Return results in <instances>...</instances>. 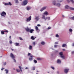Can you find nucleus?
<instances>
[{
	"instance_id": "obj_1",
	"label": "nucleus",
	"mask_w": 74,
	"mask_h": 74,
	"mask_svg": "<svg viewBox=\"0 0 74 74\" xmlns=\"http://www.w3.org/2000/svg\"><path fill=\"white\" fill-rule=\"evenodd\" d=\"M30 56L29 57V60L30 61H32V60H33V58H34V56H33V55H31V54L30 53H29L28 54V56Z\"/></svg>"
},
{
	"instance_id": "obj_2",
	"label": "nucleus",
	"mask_w": 74,
	"mask_h": 74,
	"mask_svg": "<svg viewBox=\"0 0 74 74\" xmlns=\"http://www.w3.org/2000/svg\"><path fill=\"white\" fill-rule=\"evenodd\" d=\"M53 4L54 5H56L58 7H60V3H56V1H54L53 2Z\"/></svg>"
},
{
	"instance_id": "obj_3",
	"label": "nucleus",
	"mask_w": 74,
	"mask_h": 74,
	"mask_svg": "<svg viewBox=\"0 0 74 74\" xmlns=\"http://www.w3.org/2000/svg\"><path fill=\"white\" fill-rule=\"evenodd\" d=\"M65 8L67 9H70L71 10H74V8L72 7H70V6H69L68 5H66L65 6Z\"/></svg>"
},
{
	"instance_id": "obj_4",
	"label": "nucleus",
	"mask_w": 74,
	"mask_h": 74,
	"mask_svg": "<svg viewBox=\"0 0 74 74\" xmlns=\"http://www.w3.org/2000/svg\"><path fill=\"white\" fill-rule=\"evenodd\" d=\"M59 54L60 57H61L62 58H63V59H64V56L63 55V52H60V53H59Z\"/></svg>"
},
{
	"instance_id": "obj_5",
	"label": "nucleus",
	"mask_w": 74,
	"mask_h": 74,
	"mask_svg": "<svg viewBox=\"0 0 74 74\" xmlns=\"http://www.w3.org/2000/svg\"><path fill=\"white\" fill-rule=\"evenodd\" d=\"M28 1L27 0H25L23 1V5H26L27 4Z\"/></svg>"
},
{
	"instance_id": "obj_6",
	"label": "nucleus",
	"mask_w": 74,
	"mask_h": 74,
	"mask_svg": "<svg viewBox=\"0 0 74 74\" xmlns=\"http://www.w3.org/2000/svg\"><path fill=\"white\" fill-rule=\"evenodd\" d=\"M1 15L2 16H4V17H5V16H4V15H6V13H5V12L3 11L2 13H1Z\"/></svg>"
},
{
	"instance_id": "obj_7",
	"label": "nucleus",
	"mask_w": 74,
	"mask_h": 74,
	"mask_svg": "<svg viewBox=\"0 0 74 74\" xmlns=\"http://www.w3.org/2000/svg\"><path fill=\"white\" fill-rule=\"evenodd\" d=\"M32 18V16H30L28 18H27V20H26V21L27 22H29L31 21V19Z\"/></svg>"
},
{
	"instance_id": "obj_8",
	"label": "nucleus",
	"mask_w": 74,
	"mask_h": 74,
	"mask_svg": "<svg viewBox=\"0 0 74 74\" xmlns=\"http://www.w3.org/2000/svg\"><path fill=\"white\" fill-rule=\"evenodd\" d=\"M10 57L12 58V59H14L15 58V56L13 55L12 53H11L10 54Z\"/></svg>"
},
{
	"instance_id": "obj_9",
	"label": "nucleus",
	"mask_w": 74,
	"mask_h": 74,
	"mask_svg": "<svg viewBox=\"0 0 74 74\" xmlns=\"http://www.w3.org/2000/svg\"><path fill=\"white\" fill-rule=\"evenodd\" d=\"M47 8V7H44L42 8L40 10V11L41 12L42 11H44V10H45Z\"/></svg>"
},
{
	"instance_id": "obj_10",
	"label": "nucleus",
	"mask_w": 74,
	"mask_h": 74,
	"mask_svg": "<svg viewBox=\"0 0 74 74\" xmlns=\"http://www.w3.org/2000/svg\"><path fill=\"white\" fill-rule=\"evenodd\" d=\"M69 70V69H65L64 70V72L65 73H67V72Z\"/></svg>"
},
{
	"instance_id": "obj_11",
	"label": "nucleus",
	"mask_w": 74,
	"mask_h": 74,
	"mask_svg": "<svg viewBox=\"0 0 74 74\" xmlns=\"http://www.w3.org/2000/svg\"><path fill=\"white\" fill-rule=\"evenodd\" d=\"M40 19L39 18V16H36L35 18V19L37 21H38V20Z\"/></svg>"
},
{
	"instance_id": "obj_12",
	"label": "nucleus",
	"mask_w": 74,
	"mask_h": 74,
	"mask_svg": "<svg viewBox=\"0 0 74 74\" xmlns=\"http://www.w3.org/2000/svg\"><path fill=\"white\" fill-rule=\"evenodd\" d=\"M57 63H61V61H60L59 59H58L57 60Z\"/></svg>"
},
{
	"instance_id": "obj_13",
	"label": "nucleus",
	"mask_w": 74,
	"mask_h": 74,
	"mask_svg": "<svg viewBox=\"0 0 74 74\" xmlns=\"http://www.w3.org/2000/svg\"><path fill=\"white\" fill-rule=\"evenodd\" d=\"M36 38V37H35V38H34V36H31V39L32 40H35V39Z\"/></svg>"
},
{
	"instance_id": "obj_14",
	"label": "nucleus",
	"mask_w": 74,
	"mask_h": 74,
	"mask_svg": "<svg viewBox=\"0 0 74 74\" xmlns=\"http://www.w3.org/2000/svg\"><path fill=\"white\" fill-rule=\"evenodd\" d=\"M25 30L27 32H29L30 29L29 28H26V29H25Z\"/></svg>"
},
{
	"instance_id": "obj_15",
	"label": "nucleus",
	"mask_w": 74,
	"mask_h": 74,
	"mask_svg": "<svg viewBox=\"0 0 74 74\" xmlns=\"http://www.w3.org/2000/svg\"><path fill=\"white\" fill-rule=\"evenodd\" d=\"M45 16L44 15H43L42 16V19H45Z\"/></svg>"
},
{
	"instance_id": "obj_16",
	"label": "nucleus",
	"mask_w": 74,
	"mask_h": 74,
	"mask_svg": "<svg viewBox=\"0 0 74 74\" xmlns=\"http://www.w3.org/2000/svg\"><path fill=\"white\" fill-rule=\"evenodd\" d=\"M48 13L47 11H45V12L44 13V15H45L46 16H47V15H48Z\"/></svg>"
},
{
	"instance_id": "obj_17",
	"label": "nucleus",
	"mask_w": 74,
	"mask_h": 74,
	"mask_svg": "<svg viewBox=\"0 0 74 74\" xmlns=\"http://www.w3.org/2000/svg\"><path fill=\"white\" fill-rule=\"evenodd\" d=\"M47 19H48V20H50V19H51V18H50V17H46L45 19V21H46V20H47Z\"/></svg>"
},
{
	"instance_id": "obj_18",
	"label": "nucleus",
	"mask_w": 74,
	"mask_h": 74,
	"mask_svg": "<svg viewBox=\"0 0 74 74\" xmlns=\"http://www.w3.org/2000/svg\"><path fill=\"white\" fill-rule=\"evenodd\" d=\"M33 32H34V29H30V30L29 31V32H30L31 33H32Z\"/></svg>"
},
{
	"instance_id": "obj_19",
	"label": "nucleus",
	"mask_w": 74,
	"mask_h": 74,
	"mask_svg": "<svg viewBox=\"0 0 74 74\" xmlns=\"http://www.w3.org/2000/svg\"><path fill=\"white\" fill-rule=\"evenodd\" d=\"M66 44H63L62 45V47H63V48H64V47H66Z\"/></svg>"
},
{
	"instance_id": "obj_20",
	"label": "nucleus",
	"mask_w": 74,
	"mask_h": 74,
	"mask_svg": "<svg viewBox=\"0 0 74 74\" xmlns=\"http://www.w3.org/2000/svg\"><path fill=\"white\" fill-rule=\"evenodd\" d=\"M19 69H20V70L21 71V72H22V67H21V66H19Z\"/></svg>"
},
{
	"instance_id": "obj_21",
	"label": "nucleus",
	"mask_w": 74,
	"mask_h": 74,
	"mask_svg": "<svg viewBox=\"0 0 74 74\" xmlns=\"http://www.w3.org/2000/svg\"><path fill=\"white\" fill-rule=\"evenodd\" d=\"M19 43L16 42L15 43V45L17 47H18V46H19Z\"/></svg>"
},
{
	"instance_id": "obj_22",
	"label": "nucleus",
	"mask_w": 74,
	"mask_h": 74,
	"mask_svg": "<svg viewBox=\"0 0 74 74\" xmlns=\"http://www.w3.org/2000/svg\"><path fill=\"white\" fill-rule=\"evenodd\" d=\"M5 71H6V74H8V70L7 69H5Z\"/></svg>"
},
{
	"instance_id": "obj_23",
	"label": "nucleus",
	"mask_w": 74,
	"mask_h": 74,
	"mask_svg": "<svg viewBox=\"0 0 74 74\" xmlns=\"http://www.w3.org/2000/svg\"><path fill=\"white\" fill-rule=\"evenodd\" d=\"M35 29L36 30H38V27L37 26L35 27Z\"/></svg>"
},
{
	"instance_id": "obj_24",
	"label": "nucleus",
	"mask_w": 74,
	"mask_h": 74,
	"mask_svg": "<svg viewBox=\"0 0 74 74\" xmlns=\"http://www.w3.org/2000/svg\"><path fill=\"white\" fill-rule=\"evenodd\" d=\"M29 49H32V46L31 45H29Z\"/></svg>"
},
{
	"instance_id": "obj_25",
	"label": "nucleus",
	"mask_w": 74,
	"mask_h": 74,
	"mask_svg": "<svg viewBox=\"0 0 74 74\" xmlns=\"http://www.w3.org/2000/svg\"><path fill=\"white\" fill-rule=\"evenodd\" d=\"M63 1V0H58V2L59 3H61V2H62Z\"/></svg>"
},
{
	"instance_id": "obj_26",
	"label": "nucleus",
	"mask_w": 74,
	"mask_h": 74,
	"mask_svg": "<svg viewBox=\"0 0 74 74\" xmlns=\"http://www.w3.org/2000/svg\"><path fill=\"white\" fill-rule=\"evenodd\" d=\"M16 71H17V72H18V73H19V72H20V70L17 69H16Z\"/></svg>"
},
{
	"instance_id": "obj_27",
	"label": "nucleus",
	"mask_w": 74,
	"mask_h": 74,
	"mask_svg": "<svg viewBox=\"0 0 74 74\" xmlns=\"http://www.w3.org/2000/svg\"><path fill=\"white\" fill-rule=\"evenodd\" d=\"M42 45H44L45 44V42H42L41 43Z\"/></svg>"
},
{
	"instance_id": "obj_28",
	"label": "nucleus",
	"mask_w": 74,
	"mask_h": 74,
	"mask_svg": "<svg viewBox=\"0 0 74 74\" xmlns=\"http://www.w3.org/2000/svg\"><path fill=\"white\" fill-rule=\"evenodd\" d=\"M15 1L16 3H19V2L18 0H15Z\"/></svg>"
},
{
	"instance_id": "obj_29",
	"label": "nucleus",
	"mask_w": 74,
	"mask_h": 74,
	"mask_svg": "<svg viewBox=\"0 0 74 74\" xmlns=\"http://www.w3.org/2000/svg\"><path fill=\"white\" fill-rule=\"evenodd\" d=\"M69 31L70 32H73V30L71 29H69Z\"/></svg>"
},
{
	"instance_id": "obj_30",
	"label": "nucleus",
	"mask_w": 74,
	"mask_h": 74,
	"mask_svg": "<svg viewBox=\"0 0 74 74\" xmlns=\"http://www.w3.org/2000/svg\"><path fill=\"white\" fill-rule=\"evenodd\" d=\"M4 33H8V32L7 30H6L5 31H4Z\"/></svg>"
},
{
	"instance_id": "obj_31",
	"label": "nucleus",
	"mask_w": 74,
	"mask_h": 74,
	"mask_svg": "<svg viewBox=\"0 0 74 74\" xmlns=\"http://www.w3.org/2000/svg\"><path fill=\"white\" fill-rule=\"evenodd\" d=\"M1 34H4V31H1Z\"/></svg>"
},
{
	"instance_id": "obj_32",
	"label": "nucleus",
	"mask_w": 74,
	"mask_h": 74,
	"mask_svg": "<svg viewBox=\"0 0 74 74\" xmlns=\"http://www.w3.org/2000/svg\"><path fill=\"white\" fill-rule=\"evenodd\" d=\"M34 62L35 63H37V61L36 60H34Z\"/></svg>"
},
{
	"instance_id": "obj_33",
	"label": "nucleus",
	"mask_w": 74,
	"mask_h": 74,
	"mask_svg": "<svg viewBox=\"0 0 74 74\" xmlns=\"http://www.w3.org/2000/svg\"><path fill=\"white\" fill-rule=\"evenodd\" d=\"M70 1H71V3H73V4H74V1H73V0H71Z\"/></svg>"
},
{
	"instance_id": "obj_34",
	"label": "nucleus",
	"mask_w": 74,
	"mask_h": 74,
	"mask_svg": "<svg viewBox=\"0 0 74 74\" xmlns=\"http://www.w3.org/2000/svg\"><path fill=\"white\" fill-rule=\"evenodd\" d=\"M37 60H41V59L40 58H37Z\"/></svg>"
},
{
	"instance_id": "obj_35",
	"label": "nucleus",
	"mask_w": 74,
	"mask_h": 74,
	"mask_svg": "<svg viewBox=\"0 0 74 74\" xmlns=\"http://www.w3.org/2000/svg\"><path fill=\"white\" fill-rule=\"evenodd\" d=\"M10 43V44H12V41L10 40L9 41Z\"/></svg>"
},
{
	"instance_id": "obj_36",
	"label": "nucleus",
	"mask_w": 74,
	"mask_h": 74,
	"mask_svg": "<svg viewBox=\"0 0 74 74\" xmlns=\"http://www.w3.org/2000/svg\"><path fill=\"white\" fill-rule=\"evenodd\" d=\"M30 7H28L27 8V10H30Z\"/></svg>"
},
{
	"instance_id": "obj_37",
	"label": "nucleus",
	"mask_w": 74,
	"mask_h": 74,
	"mask_svg": "<svg viewBox=\"0 0 74 74\" xmlns=\"http://www.w3.org/2000/svg\"><path fill=\"white\" fill-rule=\"evenodd\" d=\"M51 69H53V70H55V68H54V67L53 66H51Z\"/></svg>"
},
{
	"instance_id": "obj_38",
	"label": "nucleus",
	"mask_w": 74,
	"mask_h": 74,
	"mask_svg": "<svg viewBox=\"0 0 74 74\" xmlns=\"http://www.w3.org/2000/svg\"><path fill=\"white\" fill-rule=\"evenodd\" d=\"M19 38L20 40H23V39H22V38H21V37H20Z\"/></svg>"
},
{
	"instance_id": "obj_39",
	"label": "nucleus",
	"mask_w": 74,
	"mask_h": 74,
	"mask_svg": "<svg viewBox=\"0 0 74 74\" xmlns=\"http://www.w3.org/2000/svg\"><path fill=\"white\" fill-rule=\"evenodd\" d=\"M51 29V27H49L48 28H47V29L48 30H49V29Z\"/></svg>"
},
{
	"instance_id": "obj_40",
	"label": "nucleus",
	"mask_w": 74,
	"mask_h": 74,
	"mask_svg": "<svg viewBox=\"0 0 74 74\" xmlns=\"http://www.w3.org/2000/svg\"><path fill=\"white\" fill-rule=\"evenodd\" d=\"M8 5H12V4H11V2H9L8 3Z\"/></svg>"
},
{
	"instance_id": "obj_41",
	"label": "nucleus",
	"mask_w": 74,
	"mask_h": 74,
	"mask_svg": "<svg viewBox=\"0 0 74 74\" xmlns=\"http://www.w3.org/2000/svg\"><path fill=\"white\" fill-rule=\"evenodd\" d=\"M59 35H58V34H56V37H59Z\"/></svg>"
},
{
	"instance_id": "obj_42",
	"label": "nucleus",
	"mask_w": 74,
	"mask_h": 74,
	"mask_svg": "<svg viewBox=\"0 0 74 74\" xmlns=\"http://www.w3.org/2000/svg\"><path fill=\"white\" fill-rule=\"evenodd\" d=\"M5 5H8V3H5Z\"/></svg>"
},
{
	"instance_id": "obj_43",
	"label": "nucleus",
	"mask_w": 74,
	"mask_h": 74,
	"mask_svg": "<svg viewBox=\"0 0 74 74\" xmlns=\"http://www.w3.org/2000/svg\"><path fill=\"white\" fill-rule=\"evenodd\" d=\"M37 26H38V27H40V26H41V25H40L39 24H38L37 25Z\"/></svg>"
},
{
	"instance_id": "obj_44",
	"label": "nucleus",
	"mask_w": 74,
	"mask_h": 74,
	"mask_svg": "<svg viewBox=\"0 0 74 74\" xmlns=\"http://www.w3.org/2000/svg\"><path fill=\"white\" fill-rule=\"evenodd\" d=\"M33 70H35V67H34L33 68Z\"/></svg>"
},
{
	"instance_id": "obj_45",
	"label": "nucleus",
	"mask_w": 74,
	"mask_h": 74,
	"mask_svg": "<svg viewBox=\"0 0 74 74\" xmlns=\"http://www.w3.org/2000/svg\"><path fill=\"white\" fill-rule=\"evenodd\" d=\"M73 20H74V16H73L71 18Z\"/></svg>"
},
{
	"instance_id": "obj_46",
	"label": "nucleus",
	"mask_w": 74,
	"mask_h": 74,
	"mask_svg": "<svg viewBox=\"0 0 74 74\" xmlns=\"http://www.w3.org/2000/svg\"><path fill=\"white\" fill-rule=\"evenodd\" d=\"M33 45H35V44H36V43H35V42H33Z\"/></svg>"
},
{
	"instance_id": "obj_47",
	"label": "nucleus",
	"mask_w": 74,
	"mask_h": 74,
	"mask_svg": "<svg viewBox=\"0 0 74 74\" xmlns=\"http://www.w3.org/2000/svg\"><path fill=\"white\" fill-rule=\"evenodd\" d=\"M14 62H16V60H15V59H14Z\"/></svg>"
},
{
	"instance_id": "obj_48",
	"label": "nucleus",
	"mask_w": 74,
	"mask_h": 74,
	"mask_svg": "<svg viewBox=\"0 0 74 74\" xmlns=\"http://www.w3.org/2000/svg\"><path fill=\"white\" fill-rule=\"evenodd\" d=\"M58 46V45H54V47H57Z\"/></svg>"
},
{
	"instance_id": "obj_49",
	"label": "nucleus",
	"mask_w": 74,
	"mask_h": 74,
	"mask_svg": "<svg viewBox=\"0 0 74 74\" xmlns=\"http://www.w3.org/2000/svg\"><path fill=\"white\" fill-rule=\"evenodd\" d=\"M58 44V42H55V44Z\"/></svg>"
},
{
	"instance_id": "obj_50",
	"label": "nucleus",
	"mask_w": 74,
	"mask_h": 74,
	"mask_svg": "<svg viewBox=\"0 0 74 74\" xmlns=\"http://www.w3.org/2000/svg\"><path fill=\"white\" fill-rule=\"evenodd\" d=\"M4 66H5V65H6V62H5L4 63Z\"/></svg>"
},
{
	"instance_id": "obj_51",
	"label": "nucleus",
	"mask_w": 74,
	"mask_h": 74,
	"mask_svg": "<svg viewBox=\"0 0 74 74\" xmlns=\"http://www.w3.org/2000/svg\"><path fill=\"white\" fill-rule=\"evenodd\" d=\"M72 54H74V51H72Z\"/></svg>"
},
{
	"instance_id": "obj_52",
	"label": "nucleus",
	"mask_w": 74,
	"mask_h": 74,
	"mask_svg": "<svg viewBox=\"0 0 74 74\" xmlns=\"http://www.w3.org/2000/svg\"><path fill=\"white\" fill-rule=\"evenodd\" d=\"M4 68H2L1 69V70H2V71H3V70H4Z\"/></svg>"
},
{
	"instance_id": "obj_53",
	"label": "nucleus",
	"mask_w": 74,
	"mask_h": 74,
	"mask_svg": "<svg viewBox=\"0 0 74 74\" xmlns=\"http://www.w3.org/2000/svg\"><path fill=\"white\" fill-rule=\"evenodd\" d=\"M25 70H27V69H28V68H27V67H26L25 68Z\"/></svg>"
},
{
	"instance_id": "obj_54",
	"label": "nucleus",
	"mask_w": 74,
	"mask_h": 74,
	"mask_svg": "<svg viewBox=\"0 0 74 74\" xmlns=\"http://www.w3.org/2000/svg\"><path fill=\"white\" fill-rule=\"evenodd\" d=\"M68 3H70V1H69V0H67Z\"/></svg>"
},
{
	"instance_id": "obj_55",
	"label": "nucleus",
	"mask_w": 74,
	"mask_h": 74,
	"mask_svg": "<svg viewBox=\"0 0 74 74\" xmlns=\"http://www.w3.org/2000/svg\"><path fill=\"white\" fill-rule=\"evenodd\" d=\"M72 46H73V47H74V43L73 44Z\"/></svg>"
},
{
	"instance_id": "obj_56",
	"label": "nucleus",
	"mask_w": 74,
	"mask_h": 74,
	"mask_svg": "<svg viewBox=\"0 0 74 74\" xmlns=\"http://www.w3.org/2000/svg\"><path fill=\"white\" fill-rule=\"evenodd\" d=\"M11 49L12 50V51H14V49H12V48H11Z\"/></svg>"
},
{
	"instance_id": "obj_57",
	"label": "nucleus",
	"mask_w": 74,
	"mask_h": 74,
	"mask_svg": "<svg viewBox=\"0 0 74 74\" xmlns=\"http://www.w3.org/2000/svg\"><path fill=\"white\" fill-rule=\"evenodd\" d=\"M11 39V36H10V37H9Z\"/></svg>"
},
{
	"instance_id": "obj_58",
	"label": "nucleus",
	"mask_w": 74,
	"mask_h": 74,
	"mask_svg": "<svg viewBox=\"0 0 74 74\" xmlns=\"http://www.w3.org/2000/svg\"><path fill=\"white\" fill-rule=\"evenodd\" d=\"M62 17H63V18H64V15H62Z\"/></svg>"
},
{
	"instance_id": "obj_59",
	"label": "nucleus",
	"mask_w": 74,
	"mask_h": 74,
	"mask_svg": "<svg viewBox=\"0 0 74 74\" xmlns=\"http://www.w3.org/2000/svg\"><path fill=\"white\" fill-rule=\"evenodd\" d=\"M63 51H65L66 50H65V49H62Z\"/></svg>"
},
{
	"instance_id": "obj_60",
	"label": "nucleus",
	"mask_w": 74,
	"mask_h": 74,
	"mask_svg": "<svg viewBox=\"0 0 74 74\" xmlns=\"http://www.w3.org/2000/svg\"><path fill=\"white\" fill-rule=\"evenodd\" d=\"M56 52H58V51H56Z\"/></svg>"
},
{
	"instance_id": "obj_61",
	"label": "nucleus",
	"mask_w": 74,
	"mask_h": 74,
	"mask_svg": "<svg viewBox=\"0 0 74 74\" xmlns=\"http://www.w3.org/2000/svg\"><path fill=\"white\" fill-rule=\"evenodd\" d=\"M37 71V72H38V71Z\"/></svg>"
},
{
	"instance_id": "obj_62",
	"label": "nucleus",
	"mask_w": 74,
	"mask_h": 74,
	"mask_svg": "<svg viewBox=\"0 0 74 74\" xmlns=\"http://www.w3.org/2000/svg\"><path fill=\"white\" fill-rule=\"evenodd\" d=\"M47 73H49V72H47Z\"/></svg>"
},
{
	"instance_id": "obj_63",
	"label": "nucleus",
	"mask_w": 74,
	"mask_h": 74,
	"mask_svg": "<svg viewBox=\"0 0 74 74\" xmlns=\"http://www.w3.org/2000/svg\"><path fill=\"white\" fill-rule=\"evenodd\" d=\"M57 73H59V72H58Z\"/></svg>"
},
{
	"instance_id": "obj_64",
	"label": "nucleus",
	"mask_w": 74,
	"mask_h": 74,
	"mask_svg": "<svg viewBox=\"0 0 74 74\" xmlns=\"http://www.w3.org/2000/svg\"><path fill=\"white\" fill-rule=\"evenodd\" d=\"M36 74H38L37 73H36Z\"/></svg>"
}]
</instances>
